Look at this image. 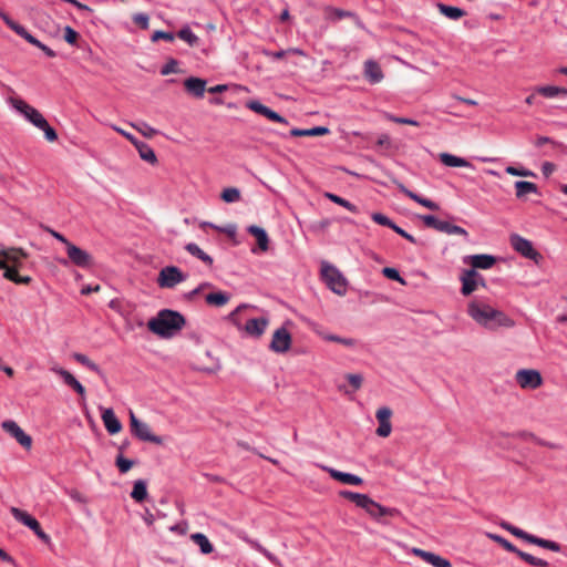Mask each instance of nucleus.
Instances as JSON below:
<instances>
[{
  "mask_svg": "<svg viewBox=\"0 0 567 567\" xmlns=\"http://www.w3.org/2000/svg\"><path fill=\"white\" fill-rule=\"evenodd\" d=\"M29 255L21 248L0 249V269L3 277L14 284H29L32 279L25 274L30 266Z\"/></svg>",
  "mask_w": 567,
  "mask_h": 567,
  "instance_id": "nucleus-1",
  "label": "nucleus"
},
{
  "mask_svg": "<svg viewBox=\"0 0 567 567\" xmlns=\"http://www.w3.org/2000/svg\"><path fill=\"white\" fill-rule=\"evenodd\" d=\"M467 313L477 324L489 331L515 326V321L505 312L481 300H472L467 306Z\"/></svg>",
  "mask_w": 567,
  "mask_h": 567,
  "instance_id": "nucleus-2",
  "label": "nucleus"
},
{
  "mask_svg": "<svg viewBox=\"0 0 567 567\" xmlns=\"http://www.w3.org/2000/svg\"><path fill=\"white\" fill-rule=\"evenodd\" d=\"M185 318L177 311L163 309L147 322V328L154 334L168 339L177 334L185 326Z\"/></svg>",
  "mask_w": 567,
  "mask_h": 567,
  "instance_id": "nucleus-3",
  "label": "nucleus"
},
{
  "mask_svg": "<svg viewBox=\"0 0 567 567\" xmlns=\"http://www.w3.org/2000/svg\"><path fill=\"white\" fill-rule=\"evenodd\" d=\"M339 495L350 502H353L358 507L364 509L373 519H377L382 524H388L384 519L385 517H396L401 515L399 509L385 507L365 494L341 491Z\"/></svg>",
  "mask_w": 567,
  "mask_h": 567,
  "instance_id": "nucleus-4",
  "label": "nucleus"
},
{
  "mask_svg": "<svg viewBox=\"0 0 567 567\" xmlns=\"http://www.w3.org/2000/svg\"><path fill=\"white\" fill-rule=\"evenodd\" d=\"M502 528L506 529L507 532H509L512 535L516 536L517 538H520L529 544H533V545H536V546H539L542 548H545V549H549L551 551H560L561 549V546L560 544H558L557 542H554V540H549V539H545V538H540V537H537L535 535H532V534H528L527 532L509 524V523H506V522H503L501 524Z\"/></svg>",
  "mask_w": 567,
  "mask_h": 567,
  "instance_id": "nucleus-5",
  "label": "nucleus"
},
{
  "mask_svg": "<svg viewBox=\"0 0 567 567\" xmlns=\"http://www.w3.org/2000/svg\"><path fill=\"white\" fill-rule=\"evenodd\" d=\"M244 308H246V306L238 307L236 310H234L229 315V319L238 329H243L248 336L254 338H260L265 333L267 327L269 326V319L266 317L251 318L246 321L244 327H241L236 318L240 310Z\"/></svg>",
  "mask_w": 567,
  "mask_h": 567,
  "instance_id": "nucleus-6",
  "label": "nucleus"
},
{
  "mask_svg": "<svg viewBox=\"0 0 567 567\" xmlns=\"http://www.w3.org/2000/svg\"><path fill=\"white\" fill-rule=\"evenodd\" d=\"M130 421L132 433L140 440L157 445H162L164 443L163 437L153 434L151 426L147 423L140 421L132 411L130 412Z\"/></svg>",
  "mask_w": 567,
  "mask_h": 567,
  "instance_id": "nucleus-7",
  "label": "nucleus"
},
{
  "mask_svg": "<svg viewBox=\"0 0 567 567\" xmlns=\"http://www.w3.org/2000/svg\"><path fill=\"white\" fill-rule=\"evenodd\" d=\"M509 244L524 258L534 261H538L542 258V255L534 248L533 243L518 234L509 235Z\"/></svg>",
  "mask_w": 567,
  "mask_h": 567,
  "instance_id": "nucleus-8",
  "label": "nucleus"
},
{
  "mask_svg": "<svg viewBox=\"0 0 567 567\" xmlns=\"http://www.w3.org/2000/svg\"><path fill=\"white\" fill-rule=\"evenodd\" d=\"M10 513L18 522L29 527L41 540H43L45 544L50 543V536L43 532L40 523L28 512L12 506L10 508Z\"/></svg>",
  "mask_w": 567,
  "mask_h": 567,
  "instance_id": "nucleus-9",
  "label": "nucleus"
},
{
  "mask_svg": "<svg viewBox=\"0 0 567 567\" xmlns=\"http://www.w3.org/2000/svg\"><path fill=\"white\" fill-rule=\"evenodd\" d=\"M421 219L425 226L437 231L445 233L447 235H461L464 237L468 236V233L463 227L453 225L446 220H441L433 215H424L421 217Z\"/></svg>",
  "mask_w": 567,
  "mask_h": 567,
  "instance_id": "nucleus-10",
  "label": "nucleus"
},
{
  "mask_svg": "<svg viewBox=\"0 0 567 567\" xmlns=\"http://www.w3.org/2000/svg\"><path fill=\"white\" fill-rule=\"evenodd\" d=\"M68 260L74 266L82 269H91L94 266V258L86 250L75 246L73 243L68 244L65 248Z\"/></svg>",
  "mask_w": 567,
  "mask_h": 567,
  "instance_id": "nucleus-11",
  "label": "nucleus"
},
{
  "mask_svg": "<svg viewBox=\"0 0 567 567\" xmlns=\"http://www.w3.org/2000/svg\"><path fill=\"white\" fill-rule=\"evenodd\" d=\"M515 381L523 390H535L542 386L543 377L535 369H520L515 373Z\"/></svg>",
  "mask_w": 567,
  "mask_h": 567,
  "instance_id": "nucleus-12",
  "label": "nucleus"
},
{
  "mask_svg": "<svg viewBox=\"0 0 567 567\" xmlns=\"http://www.w3.org/2000/svg\"><path fill=\"white\" fill-rule=\"evenodd\" d=\"M291 343V333L285 327H281L275 330L269 349L275 353L282 354L290 350Z\"/></svg>",
  "mask_w": 567,
  "mask_h": 567,
  "instance_id": "nucleus-13",
  "label": "nucleus"
},
{
  "mask_svg": "<svg viewBox=\"0 0 567 567\" xmlns=\"http://www.w3.org/2000/svg\"><path fill=\"white\" fill-rule=\"evenodd\" d=\"M11 105L21 113L30 123L38 127L45 117L35 107L29 105L21 99H10Z\"/></svg>",
  "mask_w": 567,
  "mask_h": 567,
  "instance_id": "nucleus-14",
  "label": "nucleus"
},
{
  "mask_svg": "<svg viewBox=\"0 0 567 567\" xmlns=\"http://www.w3.org/2000/svg\"><path fill=\"white\" fill-rule=\"evenodd\" d=\"M2 429L13 436L17 442L24 449H30L32 445V439L28 435L18 424L12 420L3 421L1 424Z\"/></svg>",
  "mask_w": 567,
  "mask_h": 567,
  "instance_id": "nucleus-15",
  "label": "nucleus"
},
{
  "mask_svg": "<svg viewBox=\"0 0 567 567\" xmlns=\"http://www.w3.org/2000/svg\"><path fill=\"white\" fill-rule=\"evenodd\" d=\"M392 410L388 406H382L377 410L375 417L379 422V426L375 431L380 437H388L392 432L391 424Z\"/></svg>",
  "mask_w": 567,
  "mask_h": 567,
  "instance_id": "nucleus-16",
  "label": "nucleus"
},
{
  "mask_svg": "<svg viewBox=\"0 0 567 567\" xmlns=\"http://www.w3.org/2000/svg\"><path fill=\"white\" fill-rule=\"evenodd\" d=\"M0 18L13 32L23 38L28 43L34 47L39 44V40L35 37L28 32L23 25L12 20L4 11L0 10Z\"/></svg>",
  "mask_w": 567,
  "mask_h": 567,
  "instance_id": "nucleus-17",
  "label": "nucleus"
},
{
  "mask_svg": "<svg viewBox=\"0 0 567 567\" xmlns=\"http://www.w3.org/2000/svg\"><path fill=\"white\" fill-rule=\"evenodd\" d=\"M0 18L13 32L23 38L28 43L34 47L39 44V40L35 37L28 32L23 25L12 20L4 11L0 10Z\"/></svg>",
  "mask_w": 567,
  "mask_h": 567,
  "instance_id": "nucleus-18",
  "label": "nucleus"
},
{
  "mask_svg": "<svg viewBox=\"0 0 567 567\" xmlns=\"http://www.w3.org/2000/svg\"><path fill=\"white\" fill-rule=\"evenodd\" d=\"M246 106L260 114V115H264L265 117H267L268 120L270 121H274V122H278V123H282V124H287V120L285 117H282L280 114H278L277 112L272 111L271 109H269L268 106L264 105L262 103H260L259 101L257 100H251V101H248L246 103Z\"/></svg>",
  "mask_w": 567,
  "mask_h": 567,
  "instance_id": "nucleus-19",
  "label": "nucleus"
},
{
  "mask_svg": "<svg viewBox=\"0 0 567 567\" xmlns=\"http://www.w3.org/2000/svg\"><path fill=\"white\" fill-rule=\"evenodd\" d=\"M122 133L134 144V146L136 147V150L138 152L140 157L143 161H145L152 165H155L157 163V157L155 155V152L147 143H145L143 141H138V140L134 138L132 135L126 134L124 132H122Z\"/></svg>",
  "mask_w": 567,
  "mask_h": 567,
  "instance_id": "nucleus-20",
  "label": "nucleus"
},
{
  "mask_svg": "<svg viewBox=\"0 0 567 567\" xmlns=\"http://www.w3.org/2000/svg\"><path fill=\"white\" fill-rule=\"evenodd\" d=\"M187 277L175 266H168L159 271L157 284H179Z\"/></svg>",
  "mask_w": 567,
  "mask_h": 567,
  "instance_id": "nucleus-21",
  "label": "nucleus"
},
{
  "mask_svg": "<svg viewBox=\"0 0 567 567\" xmlns=\"http://www.w3.org/2000/svg\"><path fill=\"white\" fill-rule=\"evenodd\" d=\"M321 279L326 284H346V279L341 272L331 264L327 261L321 262Z\"/></svg>",
  "mask_w": 567,
  "mask_h": 567,
  "instance_id": "nucleus-22",
  "label": "nucleus"
},
{
  "mask_svg": "<svg viewBox=\"0 0 567 567\" xmlns=\"http://www.w3.org/2000/svg\"><path fill=\"white\" fill-rule=\"evenodd\" d=\"M411 551L413 555L422 558L424 561L432 565L433 567H452L451 563L447 559L433 553L416 547L412 548Z\"/></svg>",
  "mask_w": 567,
  "mask_h": 567,
  "instance_id": "nucleus-23",
  "label": "nucleus"
},
{
  "mask_svg": "<svg viewBox=\"0 0 567 567\" xmlns=\"http://www.w3.org/2000/svg\"><path fill=\"white\" fill-rule=\"evenodd\" d=\"M411 551L413 555L422 558L424 561L432 565L433 567H452L451 563L447 559L433 553L416 547L412 548Z\"/></svg>",
  "mask_w": 567,
  "mask_h": 567,
  "instance_id": "nucleus-24",
  "label": "nucleus"
},
{
  "mask_svg": "<svg viewBox=\"0 0 567 567\" xmlns=\"http://www.w3.org/2000/svg\"><path fill=\"white\" fill-rule=\"evenodd\" d=\"M465 262L475 269H489L496 264V257L487 254L472 255L465 258Z\"/></svg>",
  "mask_w": 567,
  "mask_h": 567,
  "instance_id": "nucleus-25",
  "label": "nucleus"
},
{
  "mask_svg": "<svg viewBox=\"0 0 567 567\" xmlns=\"http://www.w3.org/2000/svg\"><path fill=\"white\" fill-rule=\"evenodd\" d=\"M393 183L398 186L399 190L402 194L408 196L410 199L416 202L417 204H420L431 210H437L440 208L435 202H433L429 198H424V197L420 196L419 194L410 190L409 188H406L402 183L398 182L396 179H393Z\"/></svg>",
  "mask_w": 567,
  "mask_h": 567,
  "instance_id": "nucleus-26",
  "label": "nucleus"
},
{
  "mask_svg": "<svg viewBox=\"0 0 567 567\" xmlns=\"http://www.w3.org/2000/svg\"><path fill=\"white\" fill-rule=\"evenodd\" d=\"M321 468L323 471L328 472L333 480H336L340 483L348 484V485H354V486L361 485L363 483V480L360 476H357L354 474L340 472L338 470H334V468L328 467V466H321Z\"/></svg>",
  "mask_w": 567,
  "mask_h": 567,
  "instance_id": "nucleus-27",
  "label": "nucleus"
},
{
  "mask_svg": "<svg viewBox=\"0 0 567 567\" xmlns=\"http://www.w3.org/2000/svg\"><path fill=\"white\" fill-rule=\"evenodd\" d=\"M364 76L371 84H377L383 80V72L380 65L373 61L368 60L364 63Z\"/></svg>",
  "mask_w": 567,
  "mask_h": 567,
  "instance_id": "nucleus-28",
  "label": "nucleus"
},
{
  "mask_svg": "<svg viewBox=\"0 0 567 567\" xmlns=\"http://www.w3.org/2000/svg\"><path fill=\"white\" fill-rule=\"evenodd\" d=\"M186 91L195 97H203L206 90V81L199 78L190 76L185 80Z\"/></svg>",
  "mask_w": 567,
  "mask_h": 567,
  "instance_id": "nucleus-29",
  "label": "nucleus"
},
{
  "mask_svg": "<svg viewBox=\"0 0 567 567\" xmlns=\"http://www.w3.org/2000/svg\"><path fill=\"white\" fill-rule=\"evenodd\" d=\"M54 371L62 378L63 382L68 386L72 388L81 396L84 395V393H85L84 386L75 379V377L72 373H70L68 370L62 369V368L54 369Z\"/></svg>",
  "mask_w": 567,
  "mask_h": 567,
  "instance_id": "nucleus-30",
  "label": "nucleus"
},
{
  "mask_svg": "<svg viewBox=\"0 0 567 567\" xmlns=\"http://www.w3.org/2000/svg\"><path fill=\"white\" fill-rule=\"evenodd\" d=\"M536 92L546 99L567 97V87L556 85L537 86Z\"/></svg>",
  "mask_w": 567,
  "mask_h": 567,
  "instance_id": "nucleus-31",
  "label": "nucleus"
},
{
  "mask_svg": "<svg viewBox=\"0 0 567 567\" xmlns=\"http://www.w3.org/2000/svg\"><path fill=\"white\" fill-rule=\"evenodd\" d=\"M323 11H324V19L328 21H332V22L339 21L343 18L354 17V12H352V11H347V10L334 8L331 6L324 7Z\"/></svg>",
  "mask_w": 567,
  "mask_h": 567,
  "instance_id": "nucleus-32",
  "label": "nucleus"
},
{
  "mask_svg": "<svg viewBox=\"0 0 567 567\" xmlns=\"http://www.w3.org/2000/svg\"><path fill=\"white\" fill-rule=\"evenodd\" d=\"M248 233L250 235H252L254 237H256L257 239V243H258V247L262 250V251H266L268 249V245H269V238H268V235L266 233V230L259 226H256V225H251L247 228Z\"/></svg>",
  "mask_w": 567,
  "mask_h": 567,
  "instance_id": "nucleus-33",
  "label": "nucleus"
},
{
  "mask_svg": "<svg viewBox=\"0 0 567 567\" xmlns=\"http://www.w3.org/2000/svg\"><path fill=\"white\" fill-rule=\"evenodd\" d=\"M440 161L442 164L449 167H471V163L465 158L452 155L450 153L440 154Z\"/></svg>",
  "mask_w": 567,
  "mask_h": 567,
  "instance_id": "nucleus-34",
  "label": "nucleus"
},
{
  "mask_svg": "<svg viewBox=\"0 0 567 567\" xmlns=\"http://www.w3.org/2000/svg\"><path fill=\"white\" fill-rule=\"evenodd\" d=\"M329 128L326 126H316L312 128H292L290 131L291 136H320L329 134Z\"/></svg>",
  "mask_w": 567,
  "mask_h": 567,
  "instance_id": "nucleus-35",
  "label": "nucleus"
},
{
  "mask_svg": "<svg viewBox=\"0 0 567 567\" xmlns=\"http://www.w3.org/2000/svg\"><path fill=\"white\" fill-rule=\"evenodd\" d=\"M190 539L194 544L199 546L200 551L204 555L212 554L214 551V546L209 542V539L206 537V535L202 533H194L190 535Z\"/></svg>",
  "mask_w": 567,
  "mask_h": 567,
  "instance_id": "nucleus-36",
  "label": "nucleus"
},
{
  "mask_svg": "<svg viewBox=\"0 0 567 567\" xmlns=\"http://www.w3.org/2000/svg\"><path fill=\"white\" fill-rule=\"evenodd\" d=\"M437 9L444 17L451 20H458L466 14V12L461 8L446 6L443 3H437Z\"/></svg>",
  "mask_w": 567,
  "mask_h": 567,
  "instance_id": "nucleus-37",
  "label": "nucleus"
},
{
  "mask_svg": "<svg viewBox=\"0 0 567 567\" xmlns=\"http://www.w3.org/2000/svg\"><path fill=\"white\" fill-rule=\"evenodd\" d=\"M515 189H516V196L518 198H522L527 194L537 193L536 184H534L532 182H526V181H517L515 183Z\"/></svg>",
  "mask_w": 567,
  "mask_h": 567,
  "instance_id": "nucleus-38",
  "label": "nucleus"
},
{
  "mask_svg": "<svg viewBox=\"0 0 567 567\" xmlns=\"http://www.w3.org/2000/svg\"><path fill=\"white\" fill-rule=\"evenodd\" d=\"M205 299L210 306L221 307L228 302L229 295L224 291H216L208 293Z\"/></svg>",
  "mask_w": 567,
  "mask_h": 567,
  "instance_id": "nucleus-39",
  "label": "nucleus"
},
{
  "mask_svg": "<svg viewBox=\"0 0 567 567\" xmlns=\"http://www.w3.org/2000/svg\"><path fill=\"white\" fill-rule=\"evenodd\" d=\"M131 496L137 503H142L143 501H145L147 497L146 483L142 480L136 481L134 483Z\"/></svg>",
  "mask_w": 567,
  "mask_h": 567,
  "instance_id": "nucleus-40",
  "label": "nucleus"
},
{
  "mask_svg": "<svg viewBox=\"0 0 567 567\" xmlns=\"http://www.w3.org/2000/svg\"><path fill=\"white\" fill-rule=\"evenodd\" d=\"M186 250L192 255L203 260L204 262L210 265L213 262L212 257H209L204 250L199 248L198 245L190 243L186 245Z\"/></svg>",
  "mask_w": 567,
  "mask_h": 567,
  "instance_id": "nucleus-41",
  "label": "nucleus"
},
{
  "mask_svg": "<svg viewBox=\"0 0 567 567\" xmlns=\"http://www.w3.org/2000/svg\"><path fill=\"white\" fill-rule=\"evenodd\" d=\"M177 35L179 39L187 42L190 47H195L199 42V38L190 30L189 27L182 28Z\"/></svg>",
  "mask_w": 567,
  "mask_h": 567,
  "instance_id": "nucleus-42",
  "label": "nucleus"
},
{
  "mask_svg": "<svg viewBox=\"0 0 567 567\" xmlns=\"http://www.w3.org/2000/svg\"><path fill=\"white\" fill-rule=\"evenodd\" d=\"M324 196L328 199H330L331 202H333L334 204H338L352 213H358V207L355 205H353L352 203H350L349 200H347L333 193H326Z\"/></svg>",
  "mask_w": 567,
  "mask_h": 567,
  "instance_id": "nucleus-43",
  "label": "nucleus"
},
{
  "mask_svg": "<svg viewBox=\"0 0 567 567\" xmlns=\"http://www.w3.org/2000/svg\"><path fill=\"white\" fill-rule=\"evenodd\" d=\"M487 537L491 538L492 540H494L495 543H497L498 545H501L505 550H507L509 553L517 554L519 550L511 542H508L507 539H505L504 537H502L497 534L488 533Z\"/></svg>",
  "mask_w": 567,
  "mask_h": 567,
  "instance_id": "nucleus-44",
  "label": "nucleus"
},
{
  "mask_svg": "<svg viewBox=\"0 0 567 567\" xmlns=\"http://www.w3.org/2000/svg\"><path fill=\"white\" fill-rule=\"evenodd\" d=\"M220 197L226 203H235L240 199V192L236 187H228L221 192Z\"/></svg>",
  "mask_w": 567,
  "mask_h": 567,
  "instance_id": "nucleus-45",
  "label": "nucleus"
},
{
  "mask_svg": "<svg viewBox=\"0 0 567 567\" xmlns=\"http://www.w3.org/2000/svg\"><path fill=\"white\" fill-rule=\"evenodd\" d=\"M39 130L43 131L44 137L48 142L52 143L58 140L56 131L49 124L47 120H44L39 126Z\"/></svg>",
  "mask_w": 567,
  "mask_h": 567,
  "instance_id": "nucleus-46",
  "label": "nucleus"
},
{
  "mask_svg": "<svg viewBox=\"0 0 567 567\" xmlns=\"http://www.w3.org/2000/svg\"><path fill=\"white\" fill-rule=\"evenodd\" d=\"M478 280L482 281L483 279L475 268L465 270L461 277L462 284H477Z\"/></svg>",
  "mask_w": 567,
  "mask_h": 567,
  "instance_id": "nucleus-47",
  "label": "nucleus"
},
{
  "mask_svg": "<svg viewBox=\"0 0 567 567\" xmlns=\"http://www.w3.org/2000/svg\"><path fill=\"white\" fill-rule=\"evenodd\" d=\"M73 358L81 364L87 367L90 370L101 374V370L97 367V364H95L93 361H91L85 354L75 352V353H73Z\"/></svg>",
  "mask_w": 567,
  "mask_h": 567,
  "instance_id": "nucleus-48",
  "label": "nucleus"
},
{
  "mask_svg": "<svg viewBox=\"0 0 567 567\" xmlns=\"http://www.w3.org/2000/svg\"><path fill=\"white\" fill-rule=\"evenodd\" d=\"M122 430L120 420L115 416L114 412L109 409V434H116Z\"/></svg>",
  "mask_w": 567,
  "mask_h": 567,
  "instance_id": "nucleus-49",
  "label": "nucleus"
},
{
  "mask_svg": "<svg viewBox=\"0 0 567 567\" xmlns=\"http://www.w3.org/2000/svg\"><path fill=\"white\" fill-rule=\"evenodd\" d=\"M115 464L121 473H127L134 465L132 460L125 458L122 454H118L115 460Z\"/></svg>",
  "mask_w": 567,
  "mask_h": 567,
  "instance_id": "nucleus-50",
  "label": "nucleus"
},
{
  "mask_svg": "<svg viewBox=\"0 0 567 567\" xmlns=\"http://www.w3.org/2000/svg\"><path fill=\"white\" fill-rule=\"evenodd\" d=\"M371 218L373 221H375L379 225L386 226L391 229L394 228L396 224H394L388 216L381 214V213H373L371 215Z\"/></svg>",
  "mask_w": 567,
  "mask_h": 567,
  "instance_id": "nucleus-51",
  "label": "nucleus"
},
{
  "mask_svg": "<svg viewBox=\"0 0 567 567\" xmlns=\"http://www.w3.org/2000/svg\"><path fill=\"white\" fill-rule=\"evenodd\" d=\"M346 379L352 388V391H357L362 386L363 378L361 374L348 373L346 374Z\"/></svg>",
  "mask_w": 567,
  "mask_h": 567,
  "instance_id": "nucleus-52",
  "label": "nucleus"
},
{
  "mask_svg": "<svg viewBox=\"0 0 567 567\" xmlns=\"http://www.w3.org/2000/svg\"><path fill=\"white\" fill-rule=\"evenodd\" d=\"M79 37H80L79 33L73 28H71L69 25H66L64 28V40L69 44L75 45Z\"/></svg>",
  "mask_w": 567,
  "mask_h": 567,
  "instance_id": "nucleus-53",
  "label": "nucleus"
},
{
  "mask_svg": "<svg viewBox=\"0 0 567 567\" xmlns=\"http://www.w3.org/2000/svg\"><path fill=\"white\" fill-rule=\"evenodd\" d=\"M382 272L390 280L398 281L400 284H405L395 268L385 267L383 268Z\"/></svg>",
  "mask_w": 567,
  "mask_h": 567,
  "instance_id": "nucleus-54",
  "label": "nucleus"
},
{
  "mask_svg": "<svg viewBox=\"0 0 567 567\" xmlns=\"http://www.w3.org/2000/svg\"><path fill=\"white\" fill-rule=\"evenodd\" d=\"M385 117L389 121L398 123V124H406V125H413V126H419L420 125V123L417 121L412 120V118H408V117H399V116H394L392 114H386Z\"/></svg>",
  "mask_w": 567,
  "mask_h": 567,
  "instance_id": "nucleus-55",
  "label": "nucleus"
},
{
  "mask_svg": "<svg viewBox=\"0 0 567 567\" xmlns=\"http://www.w3.org/2000/svg\"><path fill=\"white\" fill-rule=\"evenodd\" d=\"M174 39H175L174 33H172V32H165V31H161V30L155 31V32L152 34V38H151V40H152L153 42H156V41H158V40H166V41H168V42H172V41H174Z\"/></svg>",
  "mask_w": 567,
  "mask_h": 567,
  "instance_id": "nucleus-56",
  "label": "nucleus"
},
{
  "mask_svg": "<svg viewBox=\"0 0 567 567\" xmlns=\"http://www.w3.org/2000/svg\"><path fill=\"white\" fill-rule=\"evenodd\" d=\"M133 21L142 29L146 30L150 27V19L146 13H136L133 16Z\"/></svg>",
  "mask_w": 567,
  "mask_h": 567,
  "instance_id": "nucleus-57",
  "label": "nucleus"
},
{
  "mask_svg": "<svg viewBox=\"0 0 567 567\" xmlns=\"http://www.w3.org/2000/svg\"><path fill=\"white\" fill-rule=\"evenodd\" d=\"M505 172L509 175H513V176H532L534 175L528 169H524V168H516L514 166H507L505 168Z\"/></svg>",
  "mask_w": 567,
  "mask_h": 567,
  "instance_id": "nucleus-58",
  "label": "nucleus"
},
{
  "mask_svg": "<svg viewBox=\"0 0 567 567\" xmlns=\"http://www.w3.org/2000/svg\"><path fill=\"white\" fill-rule=\"evenodd\" d=\"M177 61L174 59H171L161 70L162 75H168L171 73L177 72Z\"/></svg>",
  "mask_w": 567,
  "mask_h": 567,
  "instance_id": "nucleus-59",
  "label": "nucleus"
},
{
  "mask_svg": "<svg viewBox=\"0 0 567 567\" xmlns=\"http://www.w3.org/2000/svg\"><path fill=\"white\" fill-rule=\"evenodd\" d=\"M261 53L269 59L280 60L287 55V50L270 51L267 49H262Z\"/></svg>",
  "mask_w": 567,
  "mask_h": 567,
  "instance_id": "nucleus-60",
  "label": "nucleus"
},
{
  "mask_svg": "<svg viewBox=\"0 0 567 567\" xmlns=\"http://www.w3.org/2000/svg\"><path fill=\"white\" fill-rule=\"evenodd\" d=\"M313 331L319 334L322 339L327 340V341H330V342H338L339 343V340L341 339V337L339 336H336V334H330V333H326L323 331H321L319 329V327H313Z\"/></svg>",
  "mask_w": 567,
  "mask_h": 567,
  "instance_id": "nucleus-61",
  "label": "nucleus"
},
{
  "mask_svg": "<svg viewBox=\"0 0 567 567\" xmlns=\"http://www.w3.org/2000/svg\"><path fill=\"white\" fill-rule=\"evenodd\" d=\"M522 560H524L525 563L532 565V566H535L536 565V559L537 557L528 554V553H525L523 550H518V553L516 554Z\"/></svg>",
  "mask_w": 567,
  "mask_h": 567,
  "instance_id": "nucleus-62",
  "label": "nucleus"
},
{
  "mask_svg": "<svg viewBox=\"0 0 567 567\" xmlns=\"http://www.w3.org/2000/svg\"><path fill=\"white\" fill-rule=\"evenodd\" d=\"M393 230L399 234L400 236H402L403 238H405L406 240H409L410 243L412 244H416V239L409 233H406L403 228L399 227L398 225L394 226Z\"/></svg>",
  "mask_w": 567,
  "mask_h": 567,
  "instance_id": "nucleus-63",
  "label": "nucleus"
},
{
  "mask_svg": "<svg viewBox=\"0 0 567 567\" xmlns=\"http://www.w3.org/2000/svg\"><path fill=\"white\" fill-rule=\"evenodd\" d=\"M35 47L39 48L48 58L56 56V53L41 41H39V44Z\"/></svg>",
  "mask_w": 567,
  "mask_h": 567,
  "instance_id": "nucleus-64",
  "label": "nucleus"
}]
</instances>
